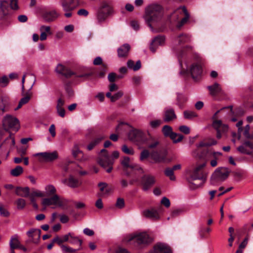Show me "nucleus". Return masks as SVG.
Here are the masks:
<instances>
[{
    "mask_svg": "<svg viewBox=\"0 0 253 253\" xmlns=\"http://www.w3.org/2000/svg\"><path fill=\"white\" fill-rule=\"evenodd\" d=\"M162 16V8L159 4H153L146 8L144 19L152 32L154 31L152 24L158 22L161 19Z\"/></svg>",
    "mask_w": 253,
    "mask_h": 253,
    "instance_id": "f257e3e1",
    "label": "nucleus"
},
{
    "mask_svg": "<svg viewBox=\"0 0 253 253\" xmlns=\"http://www.w3.org/2000/svg\"><path fill=\"white\" fill-rule=\"evenodd\" d=\"M191 41V37L189 35L186 34H181L178 36L175 40V43H178L179 46L175 45L173 47V50L175 53L178 59V61L181 67L182 65L181 58L184 56L185 52L186 50L192 49V46L187 45L183 47L182 44Z\"/></svg>",
    "mask_w": 253,
    "mask_h": 253,
    "instance_id": "f03ea898",
    "label": "nucleus"
},
{
    "mask_svg": "<svg viewBox=\"0 0 253 253\" xmlns=\"http://www.w3.org/2000/svg\"><path fill=\"white\" fill-rule=\"evenodd\" d=\"M206 163H204L196 167L188 178V182L194 185L192 188H197L203 185L206 181L207 176L203 170V169Z\"/></svg>",
    "mask_w": 253,
    "mask_h": 253,
    "instance_id": "7ed1b4c3",
    "label": "nucleus"
},
{
    "mask_svg": "<svg viewBox=\"0 0 253 253\" xmlns=\"http://www.w3.org/2000/svg\"><path fill=\"white\" fill-rule=\"evenodd\" d=\"M229 108L232 110V106L224 107L217 111L212 116V119L213 120L212 126L216 130V137L218 139H220L221 137L222 133H225L228 131V126L225 124H223L220 120H216L217 115L221 111Z\"/></svg>",
    "mask_w": 253,
    "mask_h": 253,
    "instance_id": "20e7f679",
    "label": "nucleus"
},
{
    "mask_svg": "<svg viewBox=\"0 0 253 253\" xmlns=\"http://www.w3.org/2000/svg\"><path fill=\"white\" fill-rule=\"evenodd\" d=\"M102 153L98 159L99 165L105 169L107 172L110 173L113 169L112 166L114 164L113 159H111L108 152L105 149L100 151Z\"/></svg>",
    "mask_w": 253,
    "mask_h": 253,
    "instance_id": "39448f33",
    "label": "nucleus"
},
{
    "mask_svg": "<svg viewBox=\"0 0 253 253\" xmlns=\"http://www.w3.org/2000/svg\"><path fill=\"white\" fill-rule=\"evenodd\" d=\"M229 170L228 168L221 167L217 168L212 173L211 177V184L216 185L224 181L228 176Z\"/></svg>",
    "mask_w": 253,
    "mask_h": 253,
    "instance_id": "423d86ee",
    "label": "nucleus"
},
{
    "mask_svg": "<svg viewBox=\"0 0 253 253\" xmlns=\"http://www.w3.org/2000/svg\"><path fill=\"white\" fill-rule=\"evenodd\" d=\"M55 72L59 74L64 76L67 78H69L73 75H75L77 78H88V77L92 75V73H85L80 75L77 74L76 73L72 71L70 69L65 67L61 64H58L56 68Z\"/></svg>",
    "mask_w": 253,
    "mask_h": 253,
    "instance_id": "0eeeda50",
    "label": "nucleus"
},
{
    "mask_svg": "<svg viewBox=\"0 0 253 253\" xmlns=\"http://www.w3.org/2000/svg\"><path fill=\"white\" fill-rule=\"evenodd\" d=\"M2 126L5 130L12 129L17 131L19 128L18 120L10 115H6L2 120Z\"/></svg>",
    "mask_w": 253,
    "mask_h": 253,
    "instance_id": "6e6552de",
    "label": "nucleus"
},
{
    "mask_svg": "<svg viewBox=\"0 0 253 253\" xmlns=\"http://www.w3.org/2000/svg\"><path fill=\"white\" fill-rule=\"evenodd\" d=\"M17 0H3L0 1V14L3 16L7 15L9 14V10L17 9Z\"/></svg>",
    "mask_w": 253,
    "mask_h": 253,
    "instance_id": "1a4fd4ad",
    "label": "nucleus"
},
{
    "mask_svg": "<svg viewBox=\"0 0 253 253\" xmlns=\"http://www.w3.org/2000/svg\"><path fill=\"white\" fill-rule=\"evenodd\" d=\"M134 240V242L138 245H146L151 242V238L146 233H141L139 234H133L130 235L128 241Z\"/></svg>",
    "mask_w": 253,
    "mask_h": 253,
    "instance_id": "9d476101",
    "label": "nucleus"
},
{
    "mask_svg": "<svg viewBox=\"0 0 253 253\" xmlns=\"http://www.w3.org/2000/svg\"><path fill=\"white\" fill-rule=\"evenodd\" d=\"M129 140L133 142L143 144L146 142L147 138L145 134L141 130L137 129H132L128 133Z\"/></svg>",
    "mask_w": 253,
    "mask_h": 253,
    "instance_id": "9b49d317",
    "label": "nucleus"
},
{
    "mask_svg": "<svg viewBox=\"0 0 253 253\" xmlns=\"http://www.w3.org/2000/svg\"><path fill=\"white\" fill-rule=\"evenodd\" d=\"M237 150L241 154L252 155L253 153V142L249 139L245 140L237 147Z\"/></svg>",
    "mask_w": 253,
    "mask_h": 253,
    "instance_id": "f8f14e48",
    "label": "nucleus"
},
{
    "mask_svg": "<svg viewBox=\"0 0 253 253\" xmlns=\"http://www.w3.org/2000/svg\"><path fill=\"white\" fill-rule=\"evenodd\" d=\"M167 155V151L162 148L150 151V157L156 163L164 162L166 159Z\"/></svg>",
    "mask_w": 253,
    "mask_h": 253,
    "instance_id": "ddd939ff",
    "label": "nucleus"
},
{
    "mask_svg": "<svg viewBox=\"0 0 253 253\" xmlns=\"http://www.w3.org/2000/svg\"><path fill=\"white\" fill-rule=\"evenodd\" d=\"M35 156H40L39 161L42 162H50L57 159L58 153L56 151L52 152H40L35 154Z\"/></svg>",
    "mask_w": 253,
    "mask_h": 253,
    "instance_id": "4468645a",
    "label": "nucleus"
},
{
    "mask_svg": "<svg viewBox=\"0 0 253 253\" xmlns=\"http://www.w3.org/2000/svg\"><path fill=\"white\" fill-rule=\"evenodd\" d=\"M49 198L43 199L42 204L44 206H49L51 205L57 206L61 207L63 206L62 202L61 201L60 197L57 195H54L50 196Z\"/></svg>",
    "mask_w": 253,
    "mask_h": 253,
    "instance_id": "2eb2a0df",
    "label": "nucleus"
},
{
    "mask_svg": "<svg viewBox=\"0 0 253 253\" xmlns=\"http://www.w3.org/2000/svg\"><path fill=\"white\" fill-rule=\"evenodd\" d=\"M155 177L150 174L144 175L141 178L142 189L146 191L148 190L155 183Z\"/></svg>",
    "mask_w": 253,
    "mask_h": 253,
    "instance_id": "dca6fc26",
    "label": "nucleus"
},
{
    "mask_svg": "<svg viewBox=\"0 0 253 253\" xmlns=\"http://www.w3.org/2000/svg\"><path fill=\"white\" fill-rule=\"evenodd\" d=\"M41 230L39 229L32 228L26 233L30 238V241L34 244H38L41 237Z\"/></svg>",
    "mask_w": 253,
    "mask_h": 253,
    "instance_id": "f3484780",
    "label": "nucleus"
},
{
    "mask_svg": "<svg viewBox=\"0 0 253 253\" xmlns=\"http://www.w3.org/2000/svg\"><path fill=\"white\" fill-rule=\"evenodd\" d=\"M142 214L145 217L152 220H157L160 218L158 211L154 208L144 210Z\"/></svg>",
    "mask_w": 253,
    "mask_h": 253,
    "instance_id": "a211bd4d",
    "label": "nucleus"
},
{
    "mask_svg": "<svg viewBox=\"0 0 253 253\" xmlns=\"http://www.w3.org/2000/svg\"><path fill=\"white\" fill-rule=\"evenodd\" d=\"M61 182L62 183L72 188L78 187L81 185V182L72 175H70L68 178L62 179Z\"/></svg>",
    "mask_w": 253,
    "mask_h": 253,
    "instance_id": "6ab92c4d",
    "label": "nucleus"
},
{
    "mask_svg": "<svg viewBox=\"0 0 253 253\" xmlns=\"http://www.w3.org/2000/svg\"><path fill=\"white\" fill-rule=\"evenodd\" d=\"M221 155L222 153L220 152H212L208 150L206 148L202 150L201 152V154H199L198 157L200 159L207 161L211 157L216 159L217 156H221Z\"/></svg>",
    "mask_w": 253,
    "mask_h": 253,
    "instance_id": "aec40b11",
    "label": "nucleus"
},
{
    "mask_svg": "<svg viewBox=\"0 0 253 253\" xmlns=\"http://www.w3.org/2000/svg\"><path fill=\"white\" fill-rule=\"evenodd\" d=\"M59 14L55 10L47 11L44 12L42 17L43 20L48 23L55 21L59 17Z\"/></svg>",
    "mask_w": 253,
    "mask_h": 253,
    "instance_id": "412c9836",
    "label": "nucleus"
},
{
    "mask_svg": "<svg viewBox=\"0 0 253 253\" xmlns=\"http://www.w3.org/2000/svg\"><path fill=\"white\" fill-rule=\"evenodd\" d=\"M176 116L174 111L171 108H166L164 111L163 121L166 123L172 121L176 119Z\"/></svg>",
    "mask_w": 253,
    "mask_h": 253,
    "instance_id": "4be33fe9",
    "label": "nucleus"
},
{
    "mask_svg": "<svg viewBox=\"0 0 253 253\" xmlns=\"http://www.w3.org/2000/svg\"><path fill=\"white\" fill-rule=\"evenodd\" d=\"M165 38L163 36H157L155 37L152 41L150 49L153 52H155L159 45H162L164 44Z\"/></svg>",
    "mask_w": 253,
    "mask_h": 253,
    "instance_id": "5701e85b",
    "label": "nucleus"
},
{
    "mask_svg": "<svg viewBox=\"0 0 253 253\" xmlns=\"http://www.w3.org/2000/svg\"><path fill=\"white\" fill-rule=\"evenodd\" d=\"M149 253H171L169 247L164 243H158L154 247V251Z\"/></svg>",
    "mask_w": 253,
    "mask_h": 253,
    "instance_id": "b1692460",
    "label": "nucleus"
},
{
    "mask_svg": "<svg viewBox=\"0 0 253 253\" xmlns=\"http://www.w3.org/2000/svg\"><path fill=\"white\" fill-rule=\"evenodd\" d=\"M15 144L14 138L10 134L0 145V149L11 150L14 148Z\"/></svg>",
    "mask_w": 253,
    "mask_h": 253,
    "instance_id": "393cba45",
    "label": "nucleus"
},
{
    "mask_svg": "<svg viewBox=\"0 0 253 253\" xmlns=\"http://www.w3.org/2000/svg\"><path fill=\"white\" fill-rule=\"evenodd\" d=\"M209 93L212 96H215L222 93L221 85L218 83L215 82L213 84L209 85L207 87Z\"/></svg>",
    "mask_w": 253,
    "mask_h": 253,
    "instance_id": "a878e982",
    "label": "nucleus"
},
{
    "mask_svg": "<svg viewBox=\"0 0 253 253\" xmlns=\"http://www.w3.org/2000/svg\"><path fill=\"white\" fill-rule=\"evenodd\" d=\"M99 8L108 16L111 15L113 12L112 3L110 0H106L102 1Z\"/></svg>",
    "mask_w": 253,
    "mask_h": 253,
    "instance_id": "bb28decb",
    "label": "nucleus"
},
{
    "mask_svg": "<svg viewBox=\"0 0 253 253\" xmlns=\"http://www.w3.org/2000/svg\"><path fill=\"white\" fill-rule=\"evenodd\" d=\"M9 105V99L6 96L0 97V116L7 111Z\"/></svg>",
    "mask_w": 253,
    "mask_h": 253,
    "instance_id": "cd10ccee",
    "label": "nucleus"
},
{
    "mask_svg": "<svg viewBox=\"0 0 253 253\" xmlns=\"http://www.w3.org/2000/svg\"><path fill=\"white\" fill-rule=\"evenodd\" d=\"M179 11H182V12L185 14V17L183 18L177 24V27L178 28H180L184 24L186 23L189 18V15L185 7H182L181 9H178L173 14V16H175V15H176L178 13H179Z\"/></svg>",
    "mask_w": 253,
    "mask_h": 253,
    "instance_id": "c85d7f7f",
    "label": "nucleus"
},
{
    "mask_svg": "<svg viewBox=\"0 0 253 253\" xmlns=\"http://www.w3.org/2000/svg\"><path fill=\"white\" fill-rule=\"evenodd\" d=\"M190 73L193 79H197L202 73L201 67L197 64H192L190 69Z\"/></svg>",
    "mask_w": 253,
    "mask_h": 253,
    "instance_id": "c756f323",
    "label": "nucleus"
},
{
    "mask_svg": "<svg viewBox=\"0 0 253 253\" xmlns=\"http://www.w3.org/2000/svg\"><path fill=\"white\" fill-rule=\"evenodd\" d=\"M41 32L40 40L41 41L46 40L48 35H51V28L49 26L42 25L39 28Z\"/></svg>",
    "mask_w": 253,
    "mask_h": 253,
    "instance_id": "7c9ffc66",
    "label": "nucleus"
},
{
    "mask_svg": "<svg viewBox=\"0 0 253 253\" xmlns=\"http://www.w3.org/2000/svg\"><path fill=\"white\" fill-rule=\"evenodd\" d=\"M130 49V46L128 43H125L118 50V55L119 57H126L128 55V52Z\"/></svg>",
    "mask_w": 253,
    "mask_h": 253,
    "instance_id": "2f4dec72",
    "label": "nucleus"
},
{
    "mask_svg": "<svg viewBox=\"0 0 253 253\" xmlns=\"http://www.w3.org/2000/svg\"><path fill=\"white\" fill-rule=\"evenodd\" d=\"M15 194L19 196L28 197L30 194V188L28 187H17L15 189Z\"/></svg>",
    "mask_w": 253,
    "mask_h": 253,
    "instance_id": "473e14b6",
    "label": "nucleus"
},
{
    "mask_svg": "<svg viewBox=\"0 0 253 253\" xmlns=\"http://www.w3.org/2000/svg\"><path fill=\"white\" fill-rule=\"evenodd\" d=\"M9 246L10 250H14L15 249L20 248V242L18 239V236L17 234H15L11 237L9 241Z\"/></svg>",
    "mask_w": 253,
    "mask_h": 253,
    "instance_id": "72a5a7b5",
    "label": "nucleus"
},
{
    "mask_svg": "<svg viewBox=\"0 0 253 253\" xmlns=\"http://www.w3.org/2000/svg\"><path fill=\"white\" fill-rule=\"evenodd\" d=\"M44 196L50 197L54 195H56V189L54 185L48 184L45 186L44 188Z\"/></svg>",
    "mask_w": 253,
    "mask_h": 253,
    "instance_id": "f704fd0d",
    "label": "nucleus"
},
{
    "mask_svg": "<svg viewBox=\"0 0 253 253\" xmlns=\"http://www.w3.org/2000/svg\"><path fill=\"white\" fill-rule=\"evenodd\" d=\"M104 138L105 137L103 136H99L93 139L87 145V150L90 151L93 149L94 147L98 145Z\"/></svg>",
    "mask_w": 253,
    "mask_h": 253,
    "instance_id": "c9c22d12",
    "label": "nucleus"
},
{
    "mask_svg": "<svg viewBox=\"0 0 253 253\" xmlns=\"http://www.w3.org/2000/svg\"><path fill=\"white\" fill-rule=\"evenodd\" d=\"M147 148L152 150H155L161 148L160 147V141L156 139H152L147 144Z\"/></svg>",
    "mask_w": 253,
    "mask_h": 253,
    "instance_id": "e433bc0d",
    "label": "nucleus"
},
{
    "mask_svg": "<svg viewBox=\"0 0 253 253\" xmlns=\"http://www.w3.org/2000/svg\"><path fill=\"white\" fill-rule=\"evenodd\" d=\"M109 16L107 15L104 11H102V10H101L99 8L98 9V10L96 13V19L97 20V22L99 23H101L105 21V20L107 19V18Z\"/></svg>",
    "mask_w": 253,
    "mask_h": 253,
    "instance_id": "4c0bfd02",
    "label": "nucleus"
},
{
    "mask_svg": "<svg viewBox=\"0 0 253 253\" xmlns=\"http://www.w3.org/2000/svg\"><path fill=\"white\" fill-rule=\"evenodd\" d=\"M169 137L170 138L174 143L180 142L183 138L182 135L173 132Z\"/></svg>",
    "mask_w": 253,
    "mask_h": 253,
    "instance_id": "58836bf2",
    "label": "nucleus"
},
{
    "mask_svg": "<svg viewBox=\"0 0 253 253\" xmlns=\"http://www.w3.org/2000/svg\"><path fill=\"white\" fill-rule=\"evenodd\" d=\"M23 172V169L22 167L17 166L15 168L10 170V174L13 176H18Z\"/></svg>",
    "mask_w": 253,
    "mask_h": 253,
    "instance_id": "ea45409f",
    "label": "nucleus"
},
{
    "mask_svg": "<svg viewBox=\"0 0 253 253\" xmlns=\"http://www.w3.org/2000/svg\"><path fill=\"white\" fill-rule=\"evenodd\" d=\"M187 100L186 96L182 94H177V105L180 107H182L183 104Z\"/></svg>",
    "mask_w": 253,
    "mask_h": 253,
    "instance_id": "a19ab883",
    "label": "nucleus"
},
{
    "mask_svg": "<svg viewBox=\"0 0 253 253\" xmlns=\"http://www.w3.org/2000/svg\"><path fill=\"white\" fill-rule=\"evenodd\" d=\"M164 173L169 178L170 180L172 181L175 180V177L174 175V171L171 168H167L166 169Z\"/></svg>",
    "mask_w": 253,
    "mask_h": 253,
    "instance_id": "79ce46f5",
    "label": "nucleus"
},
{
    "mask_svg": "<svg viewBox=\"0 0 253 253\" xmlns=\"http://www.w3.org/2000/svg\"><path fill=\"white\" fill-rule=\"evenodd\" d=\"M70 240L69 242L72 244H79L80 248L81 249V245L82 244L83 241L82 240L80 239L78 237L75 236L73 235L72 233H71V236L70 237Z\"/></svg>",
    "mask_w": 253,
    "mask_h": 253,
    "instance_id": "37998d69",
    "label": "nucleus"
},
{
    "mask_svg": "<svg viewBox=\"0 0 253 253\" xmlns=\"http://www.w3.org/2000/svg\"><path fill=\"white\" fill-rule=\"evenodd\" d=\"M30 99V96L29 95H27L23 98H22L18 103L17 107L15 109V110H17L20 108L23 105L27 103Z\"/></svg>",
    "mask_w": 253,
    "mask_h": 253,
    "instance_id": "c03bdc74",
    "label": "nucleus"
},
{
    "mask_svg": "<svg viewBox=\"0 0 253 253\" xmlns=\"http://www.w3.org/2000/svg\"><path fill=\"white\" fill-rule=\"evenodd\" d=\"M162 131L165 136H169L173 132L172 127L168 125H165L162 128Z\"/></svg>",
    "mask_w": 253,
    "mask_h": 253,
    "instance_id": "a18cd8bd",
    "label": "nucleus"
},
{
    "mask_svg": "<svg viewBox=\"0 0 253 253\" xmlns=\"http://www.w3.org/2000/svg\"><path fill=\"white\" fill-rule=\"evenodd\" d=\"M16 204L18 210H22L24 208L26 205V201L23 199L19 198L16 201Z\"/></svg>",
    "mask_w": 253,
    "mask_h": 253,
    "instance_id": "49530a36",
    "label": "nucleus"
},
{
    "mask_svg": "<svg viewBox=\"0 0 253 253\" xmlns=\"http://www.w3.org/2000/svg\"><path fill=\"white\" fill-rule=\"evenodd\" d=\"M61 6L62 7L64 11H73L75 9L72 7L67 1H64L61 3Z\"/></svg>",
    "mask_w": 253,
    "mask_h": 253,
    "instance_id": "de8ad7c7",
    "label": "nucleus"
},
{
    "mask_svg": "<svg viewBox=\"0 0 253 253\" xmlns=\"http://www.w3.org/2000/svg\"><path fill=\"white\" fill-rule=\"evenodd\" d=\"M122 150L125 153L130 155H133L134 152L133 149L129 148L126 145L122 146Z\"/></svg>",
    "mask_w": 253,
    "mask_h": 253,
    "instance_id": "09e8293b",
    "label": "nucleus"
},
{
    "mask_svg": "<svg viewBox=\"0 0 253 253\" xmlns=\"http://www.w3.org/2000/svg\"><path fill=\"white\" fill-rule=\"evenodd\" d=\"M184 116L185 118L190 119L197 117V115L193 111H185L184 112Z\"/></svg>",
    "mask_w": 253,
    "mask_h": 253,
    "instance_id": "8fccbe9b",
    "label": "nucleus"
},
{
    "mask_svg": "<svg viewBox=\"0 0 253 253\" xmlns=\"http://www.w3.org/2000/svg\"><path fill=\"white\" fill-rule=\"evenodd\" d=\"M0 215L3 217H7L9 215V212L1 204H0Z\"/></svg>",
    "mask_w": 253,
    "mask_h": 253,
    "instance_id": "3c124183",
    "label": "nucleus"
},
{
    "mask_svg": "<svg viewBox=\"0 0 253 253\" xmlns=\"http://www.w3.org/2000/svg\"><path fill=\"white\" fill-rule=\"evenodd\" d=\"M61 248H62V251L64 253H73V252H76V251H79V250H81L80 248H79V249H76V250H74L72 248H71L70 247H67V246H65V245H62L61 246Z\"/></svg>",
    "mask_w": 253,
    "mask_h": 253,
    "instance_id": "603ef678",
    "label": "nucleus"
},
{
    "mask_svg": "<svg viewBox=\"0 0 253 253\" xmlns=\"http://www.w3.org/2000/svg\"><path fill=\"white\" fill-rule=\"evenodd\" d=\"M150 156V152L147 149L143 150L140 153V160L143 161Z\"/></svg>",
    "mask_w": 253,
    "mask_h": 253,
    "instance_id": "864d4df0",
    "label": "nucleus"
},
{
    "mask_svg": "<svg viewBox=\"0 0 253 253\" xmlns=\"http://www.w3.org/2000/svg\"><path fill=\"white\" fill-rule=\"evenodd\" d=\"M121 164L124 168H128L130 165V159L128 157H125L121 161Z\"/></svg>",
    "mask_w": 253,
    "mask_h": 253,
    "instance_id": "5fc2aeb1",
    "label": "nucleus"
},
{
    "mask_svg": "<svg viewBox=\"0 0 253 253\" xmlns=\"http://www.w3.org/2000/svg\"><path fill=\"white\" fill-rule=\"evenodd\" d=\"M128 168H130L131 169L134 170H137L140 171L141 173H143L144 171L142 168L136 164H131L129 165Z\"/></svg>",
    "mask_w": 253,
    "mask_h": 253,
    "instance_id": "6e6d98bb",
    "label": "nucleus"
},
{
    "mask_svg": "<svg viewBox=\"0 0 253 253\" xmlns=\"http://www.w3.org/2000/svg\"><path fill=\"white\" fill-rule=\"evenodd\" d=\"M65 89L69 97H72L73 96L74 91L70 87V83L66 84L65 85Z\"/></svg>",
    "mask_w": 253,
    "mask_h": 253,
    "instance_id": "4d7b16f0",
    "label": "nucleus"
},
{
    "mask_svg": "<svg viewBox=\"0 0 253 253\" xmlns=\"http://www.w3.org/2000/svg\"><path fill=\"white\" fill-rule=\"evenodd\" d=\"M250 125H247L244 127L243 135L245 136V137L248 139H249V138L250 137Z\"/></svg>",
    "mask_w": 253,
    "mask_h": 253,
    "instance_id": "13d9d810",
    "label": "nucleus"
},
{
    "mask_svg": "<svg viewBox=\"0 0 253 253\" xmlns=\"http://www.w3.org/2000/svg\"><path fill=\"white\" fill-rule=\"evenodd\" d=\"M32 196L38 197H44V193L39 190H34L31 193Z\"/></svg>",
    "mask_w": 253,
    "mask_h": 253,
    "instance_id": "bf43d9fd",
    "label": "nucleus"
},
{
    "mask_svg": "<svg viewBox=\"0 0 253 253\" xmlns=\"http://www.w3.org/2000/svg\"><path fill=\"white\" fill-rule=\"evenodd\" d=\"M9 83V79L6 76H3L0 79V84L2 86H6Z\"/></svg>",
    "mask_w": 253,
    "mask_h": 253,
    "instance_id": "052dcab7",
    "label": "nucleus"
},
{
    "mask_svg": "<svg viewBox=\"0 0 253 253\" xmlns=\"http://www.w3.org/2000/svg\"><path fill=\"white\" fill-rule=\"evenodd\" d=\"M123 95V93L122 91H118L113 95H112V99L111 101L112 102H115L116 100H118L119 98H120Z\"/></svg>",
    "mask_w": 253,
    "mask_h": 253,
    "instance_id": "680f3d73",
    "label": "nucleus"
},
{
    "mask_svg": "<svg viewBox=\"0 0 253 253\" xmlns=\"http://www.w3.org/2000/svg\"><path fill=\"white\" fill-rule=\"evenodd\" d=\"M141 77L140 76H134L132 79V82L133 83L136 85H139L140 84H141Z\"/></svg>",
    "mask_w": 253,
    "mask_h": 253,
    "instance_id": "e2e57ef3",
    "label": "nucleus"
},
{
    "mask_svg": "<svg viewBox=\"0 0 253 253\" xmlns=\"http://www.w3.org/2000/svg\"><path fill=\"white\" fill-rule=\"evenodd\" d=\"M82 151H81L79 149V148L78 147V146L77 145H75L73 149V150H72V155L73 156L75 157V158H76L77 156L79 154H81L82 153Z\"/></svg>",
    "mask_w": 253,
    "mask_h": 253,
    "instance_id": "0e129e2a",
    "label": "nucleus"
},
{
    "mask_svg": "<svg viewBox=\"0 0 253 253\" xmlns=\"http://www.w3.org/2000/svg\"><path fill=\"white\" fill-rule=\"evenodd\" d=\"M116 206L119 209L124 208L125 206L124 200L122 198H118L116 204Z\"/></svg>",
    "mask_w": 253,
    "mask_h": 253,
    "instance_id": "69168bd1",
    "label": "nucleus"
},
{
    "mask_svg": "<svg viewBox=\"0 0 253 253\" xmlns=\"http://www.w3.org/2000/svg\"><path fill=\"white\" fill-rule=\"evenodd\" d=\"M179 129L180 131L184 133L185 134H188L190 133V128L186 126H179Z\"/></svg>",
    "mask_w": 253,
    "mask_h": 253,
    "instance_id": "338daca9",
    "label": "nucleus"
},
{
    "mask_svg": "<svg viewBox=\"0 0 253 253\" xmlns=\"http://www.w3.org/2000/svg\"><path fill=\"white\" fill-rule=\"evenodd\" d=\"M162 123V121L159 120H154L150 122V124L152 127L156 128L159 126Z\"/></svg>",
    "mask_w": 253,
    "mask_h": 253,
    "instance_id": "774afa93",
    "label": "nucleus"
}]
</instances>
